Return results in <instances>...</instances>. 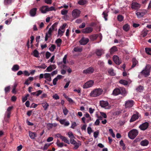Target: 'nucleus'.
I'll use <instances>...</instances> for the list:
<instances>
[{
    "label": "nucleus",
    "mask_w": 151,
    "mask_h": 151,
    "mask_svg": "<svg viewBox=\"0 0 151 151\" xmlns=\"http://www.w3.org/2000/svg\"><path fill=\"white\" fill-rule=\"evenodd\" d=\"M151 67L149 65H146L144 69L140 73V74L143 75L145 77H147L150 75Z\"/></svg>",
    "instance_id": "nucleus-1"
},
{
    "label": "nucleus",
    "mask_w": 151,
    "mask_h": 151,
    "mask_svg": "<svg viewBox=\"0 0 151 151\" xmlns=\"http://www.w3.org/2000/svg\"><path fill=\"white\" fill-rule=\"evenodd\" d=\"M103 92V90L100 88H96L92 91L90 94L91 97H97L100 95Z\"/></svg>",
    "instance_id": "nucleus-2"
},
{
    "label": "nucleus",
    "mask_w": 151,
    "mask_h": 151,
    "mask_svg": "<svg viewBox=\"0 0 151 151\" xmlns=\"http://www.w3.org/2000/svg\"><path fill=\"white\" fill-rule=\"evenodd\" d=\"M138 132L137 130L133 129L131 130L128 133L129 137L131 139H134L138 134Z\"/></svg>",
    "instance_id": "nucleus-3"
},
{
    "label": "nucleus",
    "mask_w": 151,
    "mask_h": 151,
    "mask_svg": "<svg viewBox=\"0 0 151 151\" xmlns=\"http://www.w3.org/2000/svg\"><path fill=\"white\" fill-rule=\"evenodd\" d=\"M134 104V102L132 100H129L126 101L125 104V106L126 108L132 107Z\"/></svg>",
    "instance_id": "nucleus-4"
},
{
    "label": "nucleus",
    "mask_w": 151,
    "mask_h": 151,
    "mask_svg": "<svg viewBox=\"0 0 151 151\" xmlns=\"http://www.w3.org/2000/svg\"><path fill=\"white\" fill-rule=\"evenodd\" d=\"M58 24V22H55L49 29L47 33L49 35H52V32L53 31H57V29L56 28V27L57 26Z\"/></svg>",
    "instance_id": "nucleus-5"
},
{
    "label": "nucleus",
    "mask_w": 151,
    "mask_h": 151,
    "mask_svg": "<svg viewBox=\"0 0 151 151\" xmlns=\"http://www.w3.org/2000/svg\"><path fill=\"white\" fill-rule=\"evenodd\" d=\"M146 10H137L136 14L139 18H140L143 16L147 13Z\"/></svg>",
    "instance_id": "nucleus-6"
},
{
    "label": "nucleus",
    "mask_w": 151,
    "mask_h": 151,
    "mask_svg": "<svg viewBox=\"0 0 151 151\" xmlns=\"http://www.w3.org/2000/svg\"><path fill=\"white\" fill-rule=\"evenodd\" d=\"M94 81L93 80L89 81L87 82L83 86L84 88H87L92 87L93 85Z\"/></svg>",
    "instance_id": "nucleus-7"
},
{
    "label": "nucleus",
    "mask_w": 151,
    "mask_h": 151,
    "mask_svg": "<svg viewBox=\"0 0 151 151\" xmlns=\"http://www.w3.org/2000/svg\"><path fill=\"white\" fill-rule=\"evenodd\" d=\"M94 71V69L93 67H90L83 71V73L84 74H87L92 73Z\"/></svg>",
    "instance_id": "nucleus-8"
},
{
    "label": "nucleus",
    "mask_w": 151,
    "mask_h": 151,
    "mask_svg": "<svg viewBox=\"0 0 151 151\" xmlns=\"http://www.w3.org/2000/svg\"><path fill=\"white\" fill-rule=\"evenodd\" d=\"M149 125V123L147 122H145L141 124L139 127L141 130L144 131L148 128Z\"/></svg>",
    "instance_id": "nucleus-9"
},
{
    "label": "nucleus",
    "mask_w": 151,
    "mask_h": 151,
    "mask_svg": "<svg viewBox=\"0 0 151 151\" xmlns=\"http://www.w3.org/2000/svg\"><path fill=\"white\" fill-rule=\"evenodd\" d=\"M89 41V39L88 38H86L82 37L81 40L79 41V43L82 45H86Z\"/></svg>",
    "instance_id": "nucleus-10"
},
{
    "label": "nucleus",
    "mask_w": 151,
    "mask_h": 151,
    "mask_svg": "<svg viewBox=\"0 0 151 151\" xmlns=\"http://www.w3.org/2000/svg\"><path fill=\"white\" fill-rule=\"evenodd\" d=\"M93 30V28L91 27H87L82 29L81 32L84 34H88L91 33Z\"/></svg>",
    "instance_id": "nucleus-11"
},
{
    "label": "nucleus",
    "mask_w": 151,
    "mask_h": 151,
    "mask_svg": "<svg viewBox=\"0 0 151 151\" xmlns=\"http://www.w3.org/2000/svg\"><path fill=\"white\" fill-rule=\"evenodd\" d=\"M113 59L114 63L117 65H119L122 63L121 60L119 58L117 55H114L113 57Z\"/></svg>",
    "instance_id": "nucleus-12"
},
{
    "label": "nucleus",
    "mask_w": 151,
    "mask_h": 151,
    "mask_svg": "<svg viewBox=\"0 0 151 151\" xmlns=\"http://www.w3.org/2000/svg\"><path fill=\"white\" fill-rule=\"evenodd\" d=\"M81 12L80 10H73L72 12L73 17L75 19L78 18Z\"/></svg>",
    "instance_id": "nucleus-13"
},
{
    "label": "nucleus",
    "mask_w": 151,
    "mask_h": 151,
    "mask_svg": "<svg viewBox=\"0 0 151 151\" xmlns=\"http://www.w3.org/2000/svg\"><path fill=\"white\" fill-rule=\"evenodd\" d=\"M139 117V114L138 113L136 114H134L132 116V117L130 120L129 122H133L138 119Z\"/></svg>",
    "instance_id": "nucleus-14"
},
{
    "label": "nucleus",
    "mask_w": 151,
    "mask_h": 151,
    "mask_svg": "<svg viewBox=\"0 0 151 151\" xmlns=\"http://www.w3.org/2000/svg\"><path fill=\"white\" fill-rule=\"evenodd\" d=\"M13 108L12 106H9L8 107L7 109V111L6 112L5 114L7 116L8 118H10V114H11V111Z\"/></svg>",
    "instance_id": "nucleus-15"
},
{
    "label": "nucleus",
    "mask_w": 151,
    "mask_h": 151,
    "mask_svg": "<svg viewBox=\"0 0 151 151\" xmlns=\"http://www.w3.org/2000/svg\"><path fill=\"white\" fill-rule=\"evenodd\" d=\"M100 104L101 107L106 108L108 106L109 103L107 101H100Z\"/></svg>",
    "instance_id": "nucleus-16"
},
{
    "label": "nucleus",
    "mask_w": 151,
    "mask_h": 151,
    "mask_svg": "<svg viewBox=\"0 0 151 151\" xmlns=\"http://www.w3.org/2000/svg\"><path fill=\"white\" fill-rule=\"evenodd\" d=\"M140 7V4L137 2L133 3L132 4L131 8L132 9H137Z\"/></svg>",
    "instance_id": "nucleus-17"
},
{
    "label": "nucleus",
    "mask_w": 151,
    "mask_h": 151,
    "mask_svg": "<svg viewBox=\"0 0 151 151\" xmlns=\"http://www.w3.org/2000/svg\"><path fill=\"white\" fill-rule=\"evenodd\" d=\"M29 133L30 137L32 139H34L37 136L36 133L35 132H32L31 131H29Z\"/></svg>",
    "instance_id": "nucleus-18"
},
{
    "label": "nucleus",
    "mask_w": 151,
    "mask_h": 151,
    "mask_svg": "<svg viewBox=\"0 0 151 151\" xmlns=\"http://www.w3.org/2000/svg\"><path fill=\"white\" fill-rule=\"evenodd\" d=\"M113 94L114 95H117L121 94L120 89L119 88H115L113 91Z\"/></svg>",
    "instance_id": "nucleus-19"
},
{
    "label": "nucleus",
    "mask_w": 151,
    "mask_h": 151,
    "mask_svg": "<svg viewBox=\"0 0 151 151\" xmlns=\"http://www.w3.org/2000/svg\"><path fill=\"white\" fill-rule=\"evenodd\" d=\"M140 144L142 146H146L148 145L149 141L146 139L143 140L141 142Z\"/></svg>",
    "instance_id": "nucleus-20"
},
{
    "label": "nucleus",
    "mask_w": 151,
    "mask_h": 151,
    "mask_svg": "<svg viewBox=\"0 0 151 151\" xmlns=\"http://www.w3.org/2000/svg\"><path fill=\"white\" fill-rule=\"evenodd\" d=\"M14 1V0H4V4L6 5H10Z\"/></svg>",
    "instance_id": "nucleus-21"
},
{
    "label": "nucleus",
    "mask_w": 151,
    "mask_h": 151,
    "mask_svg": "<svg viewBox=\"0 0 151 151\" xmlns=\"http://www.w3.org/2000/svg\"><path fill=\"white\" fill-rule=\"evenodd\" d=\"M39 9H55L54 7L53 6H51L50 8H49L48 6H43L42 7H40Z\"/></svg>",
    "instance_id": "nucleus-22"
},
{
    "label": "nucleus",
    "mask_w": 151,
    "mask_h": 151,
    "mask_svg": "<svg viewBox=\"0 0 151 151\" xmlns=\"http://www.w3.org/2000/svg\"><path fill=\"white\" fill-rule=\"evenodd\" d=\"M132 68H133L135 67L136 65L138 64V62L135 58H133L132 59Z\"/></svg>",
    "instance_id": "nucleus-23"
},
{
    "label": "nucleus",
    "mask_w": 151,
    "mask_h": 151,
    "mask_svg": "<svg viewBox=\"0 0 151 151\" xmlns=\"http://www.w3.org/2000/svg\"><path fill=\"white\" fill-rule=\"evenodd\" d=\"M117 51V48L116 46L112 47L110 50V54H113L115 52Z\"/></svg>",
    "instance_id": "nucleus-24"
},
{
    "label": "nucleus",
    "mask_w": 151,
    "mask_h": 151,
    "mask_svg": "<svg viewBox=\"0 0 151 151\" xmlns=\"http://www.w3.org/2000/svg\"><path fill=\"white\" fill-rule=\"evenodd\" d=\"M148 31L146 29H144L141 32V35L143 37H145L147 35Z\"/></svg>",
    "instance_id": "nucleus-25"
},
{
    "label": "nucleus",
    "mask_w": 151,
    "mask_h": 151,
    "mask_svg": "<svg viewBox=\"0 0 151 151\" xmlns=\"http://www.w3.org/2000/svg\"><path fill=\"white\" fill-rule=\"evenodd\" d=\"M129 26L128 24H125L123 27V29L126 32H128L129 30Z\"/></svg>",
    "instance_id": "nucleus-26"
},
{
    "label": "nucleus",
    "mask_w": 151,
    "mask_h": 151,
    "mask_svg": "<svg viewBox=\"0 0 151 151\" xmlns=\"http://www.w3.org/2000/svg\"><path fill=\"white\" fill-rule=\"evenodd\" d=\"M42 105L45 110H46L49 106L48 104L46 102L42 103Z\"/></svg>",
    "instance_id": "nucleus-27"
},
{
    "label": "nucleus",
    "mask_w": 151,
    "mask_h": 151,
    "mask_svg": "<svg viewBox=\"0 0 151 151\" xmlns=\"http://www.w3.org/2000/svg\"><path fill=\"white\" fill-rule=\"evenodd\" d=\"M108 11L107 12V11H105L104 12L102 13L103 17L104 18L105 21H107V17L108 16Z\"/></svg>",
    "instance_id": "nucleus-28"
},
{
    "label": "nucleus",
    "mask_w": 151,
    "mask_h": 151,
    "mask_svg": "<svg viewBox=\"0 0 151 151\" xmlns=\"http://www.w3.org/2000/svg\"><path fill=\"white\" fill-rule=\"evenodd\" d=\"M19 68V66L18 65H15L13 66L12 69V71H15L18 70Z\"/></svg>",
    "instance_id": "nucleus-29"
},
{
    "label": "nucleus",
    "mask_w": 151,
    "mask_h": 151,
    "mask_svg": "<svg viewBox=\"0 0 151 151\" xmlns=\"http://www.w3.org/2000/svg\"><path fill=\"white\" fill-rule=\"evenodd\" d=\"M119 83L124 86L127 85L128 83L127 81L124 80H120L119 81Z\"/></svg>",
    "instance_id": "nucleus-30"
},
{
    "label": "nucleus",
    "mask_w": 151,
    "mask_h": 151,
    "mask_svg": "<svg viewBox=\"0 0 151 151\" xmlns=\"http://www.w3.org/2000/svg\"><path fill=\"white\" fill-rule=\"evenodd\" d=\"M108 72L109 74L111 76H115V73L114 72L113 69L112 68L108 69Z\"/></svg>",
    "instance_id": "nucleus-31"
},
{
    "label": "nucleus",
    "mask_w": 151,
    "mask_h": 151,
    "mask_svg": "<svg viewBox=\"0 0 151 151\" xmlns=\"http://www.w3.org/2000/svg\"><path fill=\"white\" fill-rule=\"evenodd\" d=\"M87 2V0H79L78 1V3L80 5L85 4Z\"/></svg>",
    "instance_id": "nucleus-32"
},
{
    "label": "nucleus",
    "mask_w": 151,
    "mask_h": 151,
    "mask_svg": "<svg viewBox=\"0 0 151 151\" xmlns=\"http://www.w3.org/2000/svg\"><path fill=\"white\" fill-rule=\"evenodd\" d=\"M121 91V94L125 96L126 95V91L125 88H120Z\"/></svg>",
    "instance_id": "nucleus-33"
},
{
    "label": "nucleus",
    "mask_w": 151,
    "mask_h": 151,
    "mask_svg": "<svg viewBox=\"0 0 151 151\" xmlns=\"http://www.w3.org/2000/svg\"><path fill=\"white\" fill-rule=\"evenodd\" d=\"M33 55L36 58H38L39 57V53L38 51L36 49L35 50L33 51Z\"/></svg>",
    "instance_id": "nucleus-34"
},
{
    "label": "nucleus",
    "mask_w": 151,
    "mask_h": 151,
    "mask_svg": "<svg viewBox=\"0 0 151 151\" xmlns=\"http://www.w3.org/2000/svg\"><path fill=\"white\" fill-rule=\"evenodd\" d=\"M62 42V40L60 38H58L55 41V43L57 44L58 47H60Z\"/></svg>",
    "instance_id": "nucleus-35"
},
{
    "label": "nucleus",
    "mask_w": 151,
    "mask_h": 151,
    "mask_svg": "<svg viewBox=\"0 0 151 151\" xmlns=\"http://www.w3.org/2000/svg\"><path fill=\"white\" fill-rule=\"evenodd\" d=\"M124 19V17L121 15H119L117 17V20L119 22H122Z\"/></svg>",
    "instance_id": "nucleus-36"
},
{
    "label": "nucleus",
    "mask_w": 151,
    "mask_h": 151,
    "mask_svg": "<svg viewBox=\"0 0 151 151\" xmlns=\"http://www.w3.org/2000/svg\"><path fill=\"white\" fill-rule=\"evenodd\" d=\"M61 139L64 142H65L67 143L68 144H70V142L69 140L65 137L63 136Z\"/></svg>",
    "instance_id": "nucleus-37"
},
{
    "label": "nucleus",
    "mask_w": 151,
    "mask_h": 151,
    "mask_svg": "<svg viewBox=\"0 0 151 151\" xmlns=\"http://www.w3.org/2000/svg\"><path fill=\"white\" fill-rule=\"evenodd\" d=\"M37 10H30L29 14L32 17L34 16L36 14Z\"/></svg>",
    "instance_id": "nucleus-38"
},
{
    "label": "nucleus",
    "mask_w": 151,
    "mask_h": 151,
    "mask_svg": "<svg viewBox=\"0 0 151 151\" xmlns=\"http://www.w3.org/2000/svg\"><path fill=\"white\" fill-rule=\"evenodd\" d=\"M98 36L97 35H92L90 36V38L92 41H94L96 40Z\"/></svg>",
    "instance_id": "nucleus-39"
},
{
    "label": "nucleus",
    "mask_w": 151,
    "mask_h": 151,
    "mask_svg": "<svg viewBox=\"0 0 151 151\" xmlns=\"http://www.w3.org/2000/svg\"><path fill=\"white\" fill-rule=\"evenodd\" d=\"M102 50H97L96 52V54L97 55V56H101L102 55Z\"/></svg>",
    "instance_id": "nucleus-40"
},
{
    "label": "nucleus",
    "mask_w": 151,
    "mask_h": 151,
    "mask_svg": "<svg viewBox=\"0 0 151 151\" xmlns=\"http://www.w3.org/2000/svg\"><path fill=\"white\" fill-rule=\"evenodd\" d=\"M82 48L79 47H76L74 48V50L76 52H81L82 51Z\"/></svg>",
    "instance_id": "nucleus-41"
},
{
    "label": "nucleus",
    "mask_w": 151,
    "mask_h": 151,
    "mask_svg": "<svg viewBox=\"0 0 151 151\" xmlns=\"http://www.w3.org/2000/svg\"><path fill=\"white\" fill-rule=\"evenodd\" d=\"M145 51L147 54L151 55V48L146 47L145 48Z\"/></svg>",
    "instance_id": "nucleus-42"
},
{
    "label": "nucleus",
    "mask_w": 151,
    "mask_h": 151,
    "mask_svg": "<svg viewBox=\"0 0 151 151\" xmlns=\"http://www.w3.org/2000/svg\"><path fill=\"white\" fill-rule=\"evenodd\" d=\"M47 66L44 64H42L41 65L38 66L36 67V68H39L45 69L47 67Z\"/></svg>",
    "instance_id": "nucleus-43"
},
{
    "label": "nucleus",
    "mask_w": 151,
    "mask_h": 151,
    "mask_svg": "<svg viewBox=\"0 0 151 151\" xmlns=\"http://www.w3.org/2000/svg\"><path fill=\"white\" fill-rule=\"evenodd\" d=\"M57 146L59 147H62L64 146V143L63 142H60L58 140L56 143Z\"/></svg>",
    "instance_id": "nucleus-44"
},
{
    "label": "nucleus",
    "mask_w": 151,
    "mask_h": 151,
    "mask_svg": "<svg viewBox=\"0 0 151 151\" xmlns=\"http://www.w3.org/2000/svg\"><path fill=\"white\" fill-rule=\"evenodd\" d=\"M56 48L55 46L54 45H52L49 48V50L52 52L54 51Z\"/></svg>",
    "instance_id": "nucleus-45"
},
{
    "label": "nucleus",
    "mask_w": 151,
    "mask_h": 151,
    "mask_svg": "<svg viewBox=\"0 0 151 151\" xmlns=\"http://www.w3.org/2000/svg\"><path fill=\"white\" fill-rule=\"evenodd\" d=\"M143 87L141 86H139L137 88H136V90L138 91L139 92H141V91L143 90Z\"/></svg>",
    "instance_id": "nucleus-46"
},
{
    "label": "nucleus",
    "mask_w": 151,
    "mask_h": 151,
    "mask_svg": "<svg viewBox=\"0 0 151 151\" xmlns=\"http://www.w3.org/2000/svg\"><path fill=\"white\" fill-rule=\"evenodd\" d=\"M53 68L52 66L50 65L47 68L45 71L47 72H51Z\"/></svg>",
    "instance_id": "nucleus-47"
},
{
    "label": "nucleus",
    "mask_w": 151,
    "mask_h": 151,
    "mask_svg": "<svg viewBox=\"0 0 151 151\" xmlns=\"http://www.w3.org/2000/svg\"><path fill=\"white\" fill-rule=\"evenodd\" d=\"M10 89V87L9 86H7L4 89L5 92L6 93L9 92Z\"/></svg>",
    "instance_id": "nucleus-48"
},
{
    "label": "nucleus",
    "mask_w": 151,
    "mask_h": 151,
    "mask_svg": "<svg viewBox=\"0 0 151 151\" xmlns=\"http://www.w3.org/2000/svg\"><path fill=\"white\" fill-rule=\"evenodd\" d=\"M68 12V10H62L61 11V14L65 16H67V14Z\"/></svg>",
    "instance_id": "nucleus-49"
},
{
    "label": "nucleus",
    "mask_w": 151,
    "mask_h": 151,
    "mask_svg": "<svg viewBox=\"0 0 151 151\" xmlns=\"http://www.w3.org/2000/svg\"><path fill=\"white\" fill-rule=\"evenodd\" d=\"M74 138H71L70 139V142L73 145L76 143V142L74 139Z\"/></svg>",
    "instance_id": "nucleus-50"
},
{
    "label": "nucleus",
    "mask_w": 151,
    "mask_h": 151,
    "mask_svg": "<svg viewBox=\"0 0 151 151\" xmlns=\"http://www.w3.org/2000/svg\"><path fill=\"white\" fill-rule=\"evenodd\" d=\"M65 30H64V32H63V30H61L60 29H59L58 30V34L59 35H61V36L63 35V34Z\"/></svg>",
    "instance_id": "nucleus-51"
},
{
    "label": "nucleus",
    "mask_w": 151,
    "mask_h": 151,
    "mask_svg": "<svg viewBox=\"0 0 151 151\" xmlns=\"http://www.w3.org/2000/svg\"><path fill=\"white\" fill-rule=\"evenodd\" d=\"M63 112L64 114L66 115L68 114V111L66 108L65 107L64 109H63Z\"/></svg>",
    "instance_id": "nucleus-52"
},
{
    "label": "nucleus",
    "mask_w": 151,
    "mask_h": 151,
    "mask_svg": "<svg viewBox=\"0 0 151 151\" xmlns=\"http://www.w3.org/2000/svg\"><path fill=\"white\" fill-rule=\"evenodd\" d=\"M65 98L70 103H73V101L72 99L71 98L69 97L68 96H65Z\"/></svg>",
    "instance_id": "nucleus-53"
},
{
    "label": "nucleus",
    "mask_w": 151,
    "mask_h": 151,
    "mask_svg": "<svg viewBox=\"0 0 151 151\" xmlns=\"http://www.w3.org/2000/svg\"><path fill=\"white\" fill-rule=\"evenodd\" d=\"M44 78L46 79H47L51 76L50 74L49 73H45L44 74Z\"/></svg>",
    "instance_id": "nucleus-54"
},
{
    "label": "nucleus",
    "mask_w": 151,
    "mask_h": 151,
    "mask_svg": "<svg viewBox=\"0 0 151 151\" xmlns=\"http://www.w3.org/2000/svg\"><path fill=\"white\" fill-rule=\"evenodd\" d=\"M50 144H45L44 148H43V150H47L48 147L50 145Z\"/></svg>",
    "instance_id": "nucleus-55"
},
{
    "label": "nucleus",
    "mask_w": 151,
    "mask_h": 151,
    "mask_svg": "<svg viewBox=\"0 0 151 151\" xmlns=\"http://www.w3.org/2000/svg\"><path fill=\"white\" fill-rule=\"evenodd\" d=\"M51 35H49L48 33H46L45 36V40L47 41L49 38L51 37Z\"/></svg>",
    "instance_id": "nucleus-56"
},
{
    "label": "nucleus",
    "mask_w": 151,
    "mask_h": 151,
    "mask_svg": "<svg viewBox=\"0 0 151 151\" xmlns=\"http://www.w3.org/2000/svg\"><path fill=\"white\" fill-rule=\"evenodd\" d=\"M73 145H74V148L75 149H78L79 147V145H80H80L77 142L75 144H74Z\"/></svg>",
    "instance_id": "nucleus-57"
},
{
    "label": "nucleus",
    "mask_w": 151,
    "mask_h": 151,
    "mask_svg": "<svg viewBox=\"0 0 151 151\" xmlns=\"http://www.w3.org/2000/svg\"><path fill=\"white\" fill-rule=\"evenodd\" d=\"M51 55V53L48 52H47L46 53V59H48Z\"/></svg>",
    "instance_id": "nucleus-58"
},
{
    "label": "nucleus",
    "mask_w": 151,
    "mask_h": 151,
    "mask_svg": "<svg viewBox=\"0 0 151 151\" xmlns=\"http://www.w3.org/2000/svg\"><path fill=\"white\" fill-rule=\"evenodd\" d=\"M76 123L75 122H74L72 123L71 127L73 129H74L75 127L77 126Z\"/></svg>",
    "instance_id": "nucleus-59"
},
{
    "label": "nucleus",
    "mask_w": 151,
    "mask_h": 151,
    "mask_svg": "<svg viewBox=\"0 0 151 151\" xmlns=\"http://www.w3.org/2000/svg\"><path fill=\"white\" fill-rule=\"evenodd\" d=\"M86 26V24L85 22H83L81 25H80L79 27L80 29H82L84 28Z\"/></svg>",
    "instance_id": "nucleus-60"
},
{
    "label": "nucleus",
    "mask_w": 151,
    "mask_h": 151,
    "mask_svg": "<svg viewBox=\"0 0 151 151\" xmlns=\"http://www.w3.org/2000/svg\"><path fill=\"white\" fill-rule=\"evenodd\" d=\"M100 114L101 116L103 117L104 118H107V116L105 113L103 112H100Z\"/></svg>",
    "instance_id": "nucleus-61"
},
{
    "label": "nucleus",
    "mask_w": 151,
    "mask_h": 151,
    "mask_svg": "<svg viewBox=\"0 0 151 151\" xmlns=\"http://www.w3.org/2000/svg\"><path fill=\"white\" fill-rule=\"evenodd\" d=\"M68 137L70 138H74V137L73 135V133L72 132H69L68 133Z\"/></svg>",
    "instance_id": "nucleus-62"
},
{
    "label": "nucleus",
    "mask_w": 151,
    "mask_h": 151,
    "mask_svg": "<svg viewBox=\"0 0 151 151\" xmlns=\"http://www.w3.org/2000/svg\"><path fill=\"white\" fill-rule=\"evenodd\" d=\"M87 132H88V133L89 134H91V132H92V129H91V127H88Z\"/></svg>",
    "instance_id": "nucleus-63"
},
{
    "label": "nucleus",
    "mask_w": 151,
    "mask_h": 151,
    "mask_svg": "<svg viewBox=\"0 0 151 151\" xmlns=\"http://www.w3.org/2000/svg\"><path fill=\"white\" fill-rule=\"evenodd\" d=\"M52 97L53 99L56 100L58 99H59V96L57 94H55V95H54Z\"/></svg>",
    "instance_id": "nucleus-64"
}]
</instances>
